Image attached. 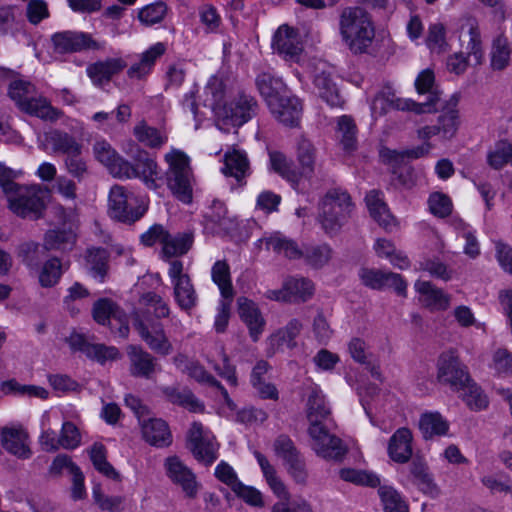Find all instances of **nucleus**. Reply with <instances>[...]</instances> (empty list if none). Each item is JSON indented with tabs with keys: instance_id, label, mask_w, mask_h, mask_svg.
I'll list each match as a JSON object with an SVG mask.
<instances>
[{
	"instance_id": "f257e3e1",
	"label": "nucleus",
	"mask_w": 512,
	"mask_h": 512,
	"mask_svg": "<svg viewBox=\"0 0 512 512\" xmlns=\"http://www.w3.org/2000/svg\"><path fill=\"white\" fill-rule=\"evenodd\" d=\"M141 302L147 306V309L133 311L131 315L133 327L153 352L161 356L169 355L173 351L172 343L163 325L151 317L153 313L156 319L167 318L170 315L168 304L154 292L143 294Z\"/></svg>"
},
{
	"instance_id": "f03ea898",
	"label": "nucleus",
	"mask_w": 512,
	"mask_h": 512,
	"mask_svg": "<svg viewBox=\"0 0 512 512\" xmlns=\"http://www.w3.org/2000/svg\"><path fill=\"white\" fill-rule=\"evenodd\" d=\"M339 33L343 43L353 54L368 51L375 37L370 14L362 7H345L339 15Z\"/></svg>"
},
{
	"instance_id": "7ed1b4c3",
	"label": "nucleus",
	"mask_w": 512,
	"mask_h": 512,
	"mask_svg": "<svg viewBox=\"0 0 512 512\" xmlns=\"http://www.w3.org/2000/svg\"><path fill=\"white\" fill-rule=\"evenodd\" d=\"M8 95L22 112L31 116L51 122H55L63 116V112L53 107L47 98L39 95L35 86L28 81L15 80L11 82Z\"/></svg>"
},
{
	"instance_id": "20e7f679",
	"label": "nucleus",
	"mask_w": 512,
	"mask_h": 512,
	"mask_svg": "<svg viewBox=\"0 0 512 512\" xmlns=\"http://www.w3.org/2000/svg\"><path fill=\"white\" fill-rule=\"evenodd\" d=\"M10 210L19 217L38 219L45 208L44 192L39 186H23L12 180L1 182Z\"/></svg>"
},
{
	"instance_id": "39448f33",
	"label": "nucleus",
	"mask_w": 512,
	"mask_h": 512,
	"mask_svg": "<svg viewBox=\"0 0 512 512\" xmlns=\"http://www.w3.org/2000/svg\"><path fill=\"white\" fill-rule=\"evenodd\" d=\"M354 204L347 191L334 188L327 191L320 204L319 220L328 234H337L351 217Z\"/></svg>"
},
{
	"instance_id": "423d86ee",
	"label": "nucleus",
	"mask_w": 512,
	"mask_h": 512,
	"mask_svg": "<svg viewBox=\"0 0 512 512\" xmlns=\"http://www.w3.org/2000/svg\"><path fill=\"white\" fill-rule=\"evenodd\" d=\"M165 160L168 163V169L165 173L168 188L181 202L191 203L193 175L188 156L180 150L173 149L165 155Z\"/></svg>"
},
{
	"instance_id": "0eeeda50",
	"label": "nucleus",
	"mask_w": 512,
	"mask_h": 512,
	"mask_svg": "<svg viewBox=\"0 0 512 512\" xmlns=\"http://www.w3.org/2000/svg\"><path fill=\"white\" fill-rule=\"evenodd\" d=\"M108 212L113 219L132 224L143 217L146 207L133 192L124 186L113 185L109 192Z\"/></svg>"
},
{
	"instance_id": "6e6552de",
	"label": "nucleus",
	"mask_w": 512,
	"mask_h": 512,
	"mask_svg": "<svg viewBox=\"0 0 512 512\" xmlns=\"http://www.w3.org/2000/svg\"><path fill=\"white\" fill-rule=\"evenodd\" d=\"M415 88L418 94H427V100L421 103L411 99L397 100L396 107L399 111H413L417 114L435 112L440 101V93L435 86L434 72L430 69L420 72L415 80Z\"/></svg>"
},
{
	"instance_id": "1a4fd4ad",
	"label": "nucleus",
	"mask_w": 512,
	"mask_h": 512,
	"mask_svg": "<svg viewBox=\"0 0 512 512\" xmlns=\"http://www.w3.org/2000/svg\"><path fill=\"white\" fill-rule=\"evenodd\" d=\"M437 380L441 384L449 385L456 392H459L464 384L467 385L470 375L455 351L442 352L438 357Z\"/></svg>"
},
{
	"instance_id": "9d476101",
	"label": "nucleus",
	"mask_w": 512,
	"mask_h": 512,
	"mask_svg": "<svg viewBox=\"0 0 512 512\" xmlns=\"http://www.w3.org/2000/svg\"><path fill=\"white\" fill-rule=\"evenodd\" d=\"M309 424L308 434L312 439L313 450L325 459L342 460L347 453V448L342 440L330 434L322 421L310 422Z\"/></svg>"
},
{
	"instance_id": "9b49d317",
	"label": "nucleus",
	"mask_w": 512,
	"mask_h": 512,
	"mask_svg": "<svg viewBox=\"0 0 512 512\" xmlns=\"http://www.w3.org/2000/svg\"><path fill=\"white\" fill-rule=\"evenodd\" d=\"M168 274L173 284V295L179 308L190 312L197 306L198 295L188 274L183 273V264L179 260L170 263Z\"/></svg>"
},
{
	"instance_id": "f8f14e48",
	"label": "nucleus",
	"mask_w": 512,
	"mask_h": 512,
	"mask_svg": "<svg viewBox=\"0 0 512 512\" xmlns=\"http://www.w3.org/2000/svg\"><path fill=\"white\" fill-rule=\"evenodd\" d=\"M53 51L57 54H69L84 50H99L101 45L89 33L81 31H61L51 36Z\"/></svg>"
},
{
	"instance_id": "ddd939ff",
	"label": "nucleus",
	"mask_w": 512,
	"mask_h": 512,
	"mask_svg": "<svg viewBox=\"0 0 512 512\" xmlns=\"http://www.w3.org/2000/svg\"><path fill=\"white\" fill-rule=\"evenodd\" d=\"M218 443L214 437L204 435L203 426L194 422L187 436V448L193 456L205 465H211L217 459Z\"/></svg>"
},
{
	"instance_id": "4468645a",
	"label": "nucleus",
	"mask_w": 512,
	"mask_h": 512,
	"mask_svg": "<svg viewBox=\"0 0 512 512\" xmlns=\"http://www.w3.org/2000/svg\"><path fill=\"white\" fill-rule=\"evenodd\" d=\"M223 110L225 118L239 127L257 115L259 104L254 96L240 90L229 104L223 106Z\"/></svg>"
},
{
	"instance_id": "2eb2a0df",
	"label": "nucleus",
	"mask_w": 512,
	"mask_h": 512,
	"mask_svg": "<svg viewBox=\"0 0 512 512\" xmlns=\"http://www.w3.org/2000/svg\"><path fill=\"white\" fill-rule=\"evenodd\" d=\"M358 275L362 284L370 289L393 288L399 296H406L407 283L400 274L374 268H361Z\"/></svg>"
},
{
	"instance_id": "dca6fc26",
	"label": "nucleus",
	"mask_w": 512,
	"mask_h": 512,
	"mask_svg": "<svg viewBox=\"0 0 512 512\" xmlns=\"http://www.w3.org/2000/svg\"><path fill=\"white\" fill-rule=\"evenodd\" d=\"M274 450L278 457L283 459L288 472L299 483L306 479L305 463L292 439L287 435H279L274 442Z\"/></svg>"
},
{
	"instance_id": "f3484780",
	"label": "nucleus",
	"mask_w": 512,
	"mask_h": 512,
	"mask_svg": "<svg viewBox=\"0 0 512 512\" xmlns=\"http://www.w3.org/2000/svg\"><path fill=\"white\" fill-rule=\"evenodd\" d=\"M129 373L132 377L152 379L161 370L158 360L140 345L127 347Z\"/></svg>"
},
{
	"instance_id": "a211bd4d",
	"label": "nucleus",
	"mask_w": 512,
	"mask_h": 512,
	"mask_svg": "<svg viewBox=\"0 0 512 512\" xmlns=\"http://www.w3.org/2000/svg\"><path fill=\"white\" fill-rule=\"evenodd\" d=\"M67 342L73 351H80L88 358L102 364L107 360H114L118 357L117 348L104 344L90 343L83 334L72 333L67 339Z\"/></svg>"
},
{
	"instance_id": "6ab92c4d",
	"label": "nucleus",
	"mask_w": 512,
	"mask_h": 512,
	"mask_svg": "<svg viewBox=\"0 0 512 512\" xmlns=\"http://www.w3.org/2000/svg\"><path fill=\"white\" fill-rule=\"evenodd\" d=\"M165 467L168 477L172 482L181 486L186 497L195 498L198 484L193 472L177 456L167 458Z\"/></svg>"
},
{
	"instance_id": "aec40b11",
	"label": "nucleus",
	"mask_w": 512,
	"mask_h": 512,
	"mask_svg": "<svg viewBox=\"0 0 512 512\" xmlns=\"http://www.w3.org/2000/svg\"><path fill=\"white\" fill-rule=\"evenodd\" d=\"M273 47L286 60L298 61L303 44L299 33L287 25L278 28L273 38Z\"/></svg>"
},
{
	"instance_id": "412c9836",
	"label": "nucleus",
	"mask_w": 512,
	"mask_h": 512,
	"mask_svg": "<svg viewBox=\"0 0 512 512\" xmlns=\"http://www.w3.org/2000/svg\"><path fill=\"white\" fill-rule=\"evenodd\" d=\"M255 85L269 109L275 110V108H278L277 100L288 93L287 86L282 79L268 72H262L257 75Z\"/></svg>"
},
{
	"instance_id": "4be33fe9",
	"label": "nucleus",
	"mask_w": 512,
	"mask_h": 512,
	"mask_svg": "<svg viewBox=\"0 0 512 512\" xmlns=\"http://www.w3.org/2000/svg\"><path fill=\"white\" fill-rule=\"evenodd\" d=\"M28 439V433L22 428L4 427L1 430L3 448L19 459H29L32 455Z\"/></svg>"
},
{
	"instance_id": "5701e85b",
	"label": "nucleus",
	"mask_w": 512,
	"mask_h": 512,
	"mask_svg": "<svg viewBox=\"0 0 512 512\" xmlns=\"http://www.w3.org/2000/svg\"><path fill=\"white\" fill-rule=\"evenodd\" d=\"M237 304L239 316L248 327L250 337L254 342L258 341L265 327V320L259 308L245 297L238 298Z\"/></svg>"
},
{
	"instance_id": "b1692460",
	"label": "nucleus",
	"mask_w": 512,
	"mask_h": 512,
	"mask_svg": "<svg viewBox=\"0 0 512 512\" xmlns=\"http://www.w3.org/2000/svg\"><path fill=\"white\" fill-rule=\"evenodd\" d=\"M143 438L152 446L166 447L172 442L167 423L158 418L140 420Z\"/></svg>"
},
{
	"instance_id": "393cba45",
	"label": "nucleus",
	"mask_w": 512,
	"mask_h": 512,
	"mask_svg": "<svg viewBox=\"0 0 512 512\" xmlns=\"http://www.w3.org/2000/svg\"><path fill=\"white\" fill-rule=\"evenodd\" d=\"M85 268L99 282H104L109 271L110 253L103 247H89L84 254Z\"/></svg>"
},
{
	"instance_id": "a878e982",
	"label": "nucleus",
	"mask_w": 512,
	"mask_h": 512,
	"mask_svg": "<svg viewBox=\"0 0 512 512\" xmlns=\"http://www.w3.org/2000/svg\"><path fill=\"white\" fill-rule=\"evenodd\" d=\"M278 108L269 109L273 116L286 126H297L302 115V104L295 96L286 93L277 100Z\"/></svg>"
},
{
	"instance_id": "bb28decb",
	"label": "nucleus",
	"mask_w": 512,
	"mask_h": 512,
	"mask_svg": "<svg viewBox=\"0 0 512 512\" xmlns=\"http://www.w3.org/2000/svg\"><path fill=\"white\" fill-rule=\"evenodd\" d=\"M125 62L120 58H110L105 61H98L87 67V74L96 86H103L108 83L113 75L125 68Z\"/></svg>"
},
{
	"instance_id": "cd10ccee",
	"label": "nucleus",
	"mask_w": 512,
	"mask_h": 512,
	"mask_svg": "<svg viewBox=\"0 0 512 512\" xmlns=\"http://www.w3.org/2000/svg\"><path fill=\"white\" fill-rule=\"evenodd\" d=\"M412 433L407 428L398 429L388 443L389 457L397 463H406L412 456Z\"/></svg>"
},
{
	"instance_id": "c85d7f7f",
	"label": "nucleus",
	"mask_w": 512,
	"mask_h": 512,
	"mask_svg": "<svg viewBox=\"0 0 512 512\" xmlns=\"http://www.w3.org/2000/svg\"><path fill=\"white\" fill-rule=\"evenodd\" d=\"M415 289L423 304L433 311L446 310L450 305V296L429 281H417Z\"/></svg>"
},
{
	"instance_id": "c756f323",
	"label": "nucleus",
	"mask_w": 512,
	"mask_h": 512,
	"mask_svg": "<svg viewBox=\"0 0 512 512\" xmlns=\"http://www.w3.org/2000/svg\"><path fill=\"white\" fill-rule=\"evenodd\" d=\"M161 392L165 399L174 405L184 407L191 412H202L204 410L203 403L187 387L166 386L161 388Z\"/></svg>"
},
{
	"instance_id": "7c9ffc66",
	"label": "nucleus",
	"mask_w": 512,
	"mask_h": 512,
	"mask_svg": "<svg viewBox=\"0 0 512 512\" xmlns=\"http://www.w3.org/2000/svg\"><path fill=\"white\" fill-rule=\"evenodd\" d=\"M302 328V323L298 319L293 318L284 327L275 331L268 339L273 353L282 346H286L290 350L294 349L297 346L296 338L301 333Z\"/></svg>"
},
{
	"instance_id": "2f4dec72",
	"label": "nucleus",
	"mask_w": 512,
	"mask_h": 512,
	"mask_svg": "<svg viewBox=\"0 0 512 512\" xmlns=\"http://www.w3.org/2000/svg\"><path fill=\"white\" fill-rule=\"evenodd\" d=\"M135 176L140 178L149 189L156 190L160 187L158 181L162 180L157 163L149 158L145 152L140 153L139 157L133 164Z\"/></svg>"
},
{
	"instance_id": "473e14b6",
	"label": "nucleus",
	"mask_w": 512,
	"mask_h": 512,
	"mask_svg": "<svg viewBox=\"0 0 512 512\" xmlns=\"http://www.w3.org/2000/svg\"><path fill=\"white\" fill-rule=\"evenodd\" d=\"M314 85L319 96L330 106H342L344 100L339 94L337 85L333 82L330 73L321 71L314 76Z\"/></svg>"
},
{
	"instance_id": "72a5a7b5",
	"label": "nucleus",
	"mask_w": 512,
	"mask_h": 512,
	"mask_svg": "<svg viewBox=\"0 0 512 512\" xmlns=\"http://www.w3.org/2000/svg\"><path fill=\"white\" fill-rule=\"evenodd\" d=\"M336 137L345 152L352 153L357 149V127L350 116L344 115L338 119Z\"/></svg>"
},
{
	"instance_id": "f704fd0d",
	"label": "nucleus",
	"mask_w": 512,
	"mask_h": 512,
	"mask_svg": "<svg viewBox=\"0 0 512 512\" xmlns=\"http://www.w3.org/2000/svg\"><path fill=\"white\" fill-rule=\"evenodd\" d=\"M317 150L305 136H300L296 142V155L301 168V174L310 178L314 173Z\"/></svg>"
},
{
	"instance_id": "c9c22d12",
	"label": "nucleus",
	"mask_w": 512,
	"mask_h": 512,
	"mask_svg": "<svg viewBox=\"0 0 512 512\" xmlns=\"http://www.w3.org/2000/svg\"><path fill=\"white\" fill-rule=\"evenodd\" d=\"M284 288L287 291L289 302L303 303L308 301L314 294V285L307 278L289 277L284 281Z\"/></svg>"
},
{
	"instance_id": "e433bc0d",
	"label": "nucleus",
	"mask_w": 512,
	"mask_h": 512,
	"mask_svg": "<svg viewBox=\"0 0 512 512\" xmlns=\"http://www.w3.org/2000/svg\"><path fill=\"white\" fill-rule=\"evenodd\" d=\"M76 242V235L71 230L53 229L46 232L44 236V250L70 251Z\"/></svg>"
},
{
	"instance_id": "4c0bfd02",
	"label": "nucleus",
	"mask_w": 512,
	"mask_h": 512,
	"mask_svg": "<svg viewBox=\"0 0 512 512\" xmlns=\"http://www.w3.org/2000/svg\"><path fill=\"white\" fill-rule=\"evenodd\" d=\"M419 429L423 438L428 440L435 436L446 435L449 423L438 412L424 413L419 420Z\"/></svg>"
},
{
	"instance_id": "58836bf2",
	"label": "nucleus",
	"mask_w": 512,
	"mask_h": 512,
	"mask_svg": "<svg viewBox=\"0 0 512 512\" xmlns=\"http://www.w3.org/2000/svg\"><path fill=\"white\" fill-rule=\"evenodd\" d=\"M366 205L370 215L384 228H388L392 222L393 217L389 213L387 205L381 198V192L378 190H371L365 197Z\"/></svg>"
},
{
	"instance_id": "ea45409f",
	"label": "nucleus",
	"mask_w": 512,
	"mask_h": 512,
	"mask_svg": "<svg viewBox=\"0 0 512 512\" xmlns=\"http://www.w3.org/2000/svg\"><path fill=\"white\" fill-rule=\"evenodd\" d=\"M222 171L225 175L234 177L238 182H241L249 172V162L246 155L236 149L227 152Z\"/></svg>"
},
{
	"instance_id": "a19ab883",
	"label": "nucleus",
	"mask_w": 512,
	"mask_h": 512,
	"mask_svg": "<svg viewBox=\"0 0 512 512\" xmlns=\"http://www.w3.org/2000/svg\"><path fill=\"white\" fill-rule=\"evenodd\" d=\"M212 281L218 286L224 299L233 300L234 289L231 281L230 266L225 260H218L211 269Z\"/></svg>"
},
{
	"instance_id": "79ce46f5",
	"label": "nucleus",
	"mask_w": 512,
	"mask_h": 512,
	"mask_svg": "<svg viewBox=\"0 0 512 512\" xmlns=\"http://www.w3.org/2000/svg\"><path fill=\"white\" fill-rule=\"evenodd\" d=\"M262 241L265 242L267 250L283 254L289 259H297L303 256V251L298 248L297 244L280 233H274Z\"/></svg>"
},
{
	"instance_id": "37998d69",
	"label": "nucleus",
	"mask_w": 512,
	"mask_h": 512,
	"mask_svg": "<svg viewBox=\"0 0 512 512\" xmlns=\"http://www.w3.org/2000/svg\"><path fill=\"white\" fill-rule=\"evenodd\" d=\"M262 241L265 242L267 250L283 254L289 259H297L303 256V251L298 248L297 244L280 233H274Z\"/></svg>"
},
{
	"instance_id": "c03bdc74",
	"label": "nucleus",
	"mask_w": 512,
	"mask_h": 512,
	"mask_svg": "<svg viewBox=\"0 0 512 512\" xmlns=\"http://www.w3.org/2000/svg\"><path fill=\"white\" fill-rule=\"evenodd\" d=\"M54 153L64 154L65 157L82 151V145L69 133L54 130L47 136Z\"/></svg>"
},
{
	"instance_id": "a18cd8bd",
	"label": "nucleus",
	"mask_w": 512,
	"mask_h": 512,
	"mask_svg": "<svg viewBox=\"0 0 512 512\" xmlns=\"http://www.w3.org/2000/svg\"><path fill=\"white\" fill-rule=\"evenodd\" d=\"M133 133L140 143L149 148H160L167 141L165 132L147 125L144 121L134 127Z\"/></svg>"
},
{
	"instance_id": "49530a36",
	"label": "nucleus",
	"mask_w": 512,
	"mask_h": 512,
	"mask_svg": "<svg viewBox=\"0 0 512 512\" xmlns=\"http://www.w3.org/2000/svg\"><path fill=\"white\" fill-rule=\"evenodd\" d=\"M259 466L261 467V470L263 472V475L272 489V491L280 498L288 499V492L286 490V487L284 483L281 481V479L277 476L276 470L274 467L269 463L267 458L260 452L256 451L254 453Z\"/></svg>"
},
{
	"instance_id": "de8ad7c7",
	"label": "nucleus",
	"mask_w": 512,
	"mask_h": 512,
	"mask_svg": "<svg viewBox=\"0 0 512 512\" xmlns=\"http://www.w3.org/2000/svg\"><path fill=\"white\" fill-rule=\"evenodd\" d=\"M330 415V408L326 405L325 396L318 389H312L307 400V419L310 422L325 420Z\"/></svg>"
},
{
	"instance_id": "09e8293b",
	"label": "nucleus",
	"mask_w": 512,
	"mask_h": 512,
	"mask_svg": "<svg viewBox=\"0 0 512 512\" xmlns=\"http://www.w3.org/2000/svg\"><path fill=\"white\" fill-rule=\"evenodd\" d=\"M168 239L162 245L163 254L166 257H175L186 254L193 243V235L191 233H178L172 236L168 232Z\"/></svg>"
},
{
	"instance_id": "8fccbe9b",
	"label": "nucleus",
	"mask_w": 512,
	"mask_h": 512,
	"mask_svg": "<svg viewBox=\"0 0 512 512\" xmlns=\"http://www.w3.org/2000/svg\"><path fill=\"white\" fill-rule=\"evenodd\" d=\"M459 97L453 95L450 99V105L455 107L458 103ZM459 125V114L455 108H450L438 117L439 130L443 139H451L456 134Z\"/></svg>"
},
{
	"instance_id": "3c124183",
	"label": "nucleus",
	"mask_w": 512,
	"mask_h": 512,
	"mask_svg": "<svg viewBox=\"0 0 512 512\" xmlns=\"http://www.w3.org/2000/svg\"><path fill=\"white\" fill-rule=\"evenodd\" d=\"M207 218L226 233L235 230L237 227L235 218L228 215L225 204L220 200H213Z\"/></svg>"
},
{
	"instance_id": "603ef678",
	"label": "nucleus",
	"mask_w": 512,
	"mask_h": 512,
	"mask_svg": "<svg viewBox=\"0 0 512 512\" xmlns=\"http://www.w3.org/2000/svg\"><path fill=\"white\" fill-rule=\"evenodd\" d=\"M511 48L508 40L499 35L494 41L491 50V67L493 70H504L510 62Z\"/></svg>"
},
{
	"instance_id": "864d4df0",
	"label": "nucleus",
	"mask_w": 512,
	"mask_h": 512,
	"mask_svg": "<svg viewBox=\"0 0 512 512\" xmlns=\"http://www.w3.org/2000/svg\"><path fill=\"white\" fill-rule=\"evenodd\" d=\"M460 397L473 410H481L488 404L486 395L483 394L481 388L470 378L467 385L461 388Z\"/></svg>"
},
{
	"instance_id": "5fc2aeb1",
	"label": "nucleus",
	"mask_w": 512,
	"mask_h": 512,
	"mask_svg": "<svg viewBox=\"0 0 512 512\" xmlns=\"http://www.w3.org/2000/svg\"><path fill=\"white\" fill-rule=\"evenodd\" d=\"M90 459L95 469L111 479H119V473L106 459V448L101 443H94L90 450Z\"/></svg>"
},
{
	"instance_id": "6e6d98bb",
	"label": "nucleus",
	"mask_w": 512,
	"mask_h": 512,
	"mask_svg": "<svg viewBox=\"0 0 512 512\" xmlns=\"http://www.w3.org/2000/svg\"><path fill=\"white\" fill-rule=\"evenodd\" d=\"M63 274L62 263L59 258L47 260L39 273V283L44 288L55 286Z\"/></svg>"
},
{
	"instance_id": "4d7b16f0",
	"label": "nucleus",
	"mask_w": 512,
	"mask_h": 512,
	"mask_svg": "<svg viewBox=\"0 0 512 512\" xmlns=\"http://www.w3.org/2000/svg\"><path fill=\"white\" fill-rule=\"evenodd\" d=\"M1 388L5 394L27 395L29 397H37L40 399H46L48 397V391L43 387L23 385L15 379L4 381Z\"/></svg>"
},
{
	"instance_id": "13d9d810",
	"label": "nucleus",
	"mask_w": 512,
	"mask_h": 512,
	"mask_svg": "<svg viewBox=\"0 0 512 512\" xmlns=\"http://www.w3.org/2000/svg\"><path fill=\"white\" fill-rule=\"evenodd\" d=\"M339 475L342 480L356 485L369 487H376L380 485L379 477L376 474L365 470L343 468L340 470Z\"/></svg>"
},
{
	"instance_id": "bf43d9fd",
	"label": "nucleus",
	"mask_w": 512,
	"mask_h": 512,
	"mask_svg": "<svg viewBox=\"0 0 512 512\" xmlns=\"http://www.w3.org/2000/svg\"><path fill=\"white\" fill-rule=\"evenodd\" d=\"M378 493L385 512H409L407 504L394 488L390 486H380Z\"/></svg>"
},
{
	"instance_id": "052dcab7",
	"label": "nucleus",
	"mask_w": 512,
	"mask_h": 512,
	"mask_svg": "<svg viewBox=\"0 0 512 512\" xmlns=\"http://www.w3.org/2000/svg\"><path fill=\"white\" fill-rule=\"evenodd\" d=\"M306 263L314 268L326 265L332 257V249L327 244L308 246L303 251Z\"/></svg>"
},
{
	"instance_id": "680f3d73",
	"label": "nucleus",
	"mask_w": 512,
	"mask_h": 512,
	"mask_svg": "<svg viewBox=\"0 0 512 512\" xmlns=\"http://www.w3.org/2000/svg\"><path fill=\"white\" fill-rule=\"evenodd\" d=\"M43 252L36 242H25L19 245L17 255L30 269L38 268Z\"/></svg>"
},
{
	"instance_id": "e2e57ef3",
	"label": "nucleus",
	"mask_w": 512,
	"mask_h": 512,
	"mask_svg": "<svg viewBox=\"0 0 512 512\" xmlns=\"http://www.w3.org/2000/svg\"><path fill=\"white\" fill-rule=\"evenodd\" d=\"M118 313L117 305L110 299L102 298L97 300L92 309L94 320L101 325L109 323L111 317H116Z\"/></svg>"
},
{
	"instance_id": "0e129e2a",
	"label": "nucleus",
	"mask_w": 512,
	"mask_h": 512,
	"mask_svg": "<svg viewBox=\"0 0 512 512\" xmlns=\"http://www.w3.org/2000/svg\"><path fill=\"white\" fill-rule=\"evenodd\" d=\"M64 165L67 172L79 182L89 175L88 164L82 157V151L66 156Z\"/></svg>"
},
{
	"instance_id": "69168bd1",
	"label": "nucleus",
	"mask_w": 512,
	"mask_h": 512,
	"mask_svg": "<svg viewBox=\"0 0 512 512\" xmlns=\"http://www.w3.org/2000/svg\"><path fill=\"white\" fill-rule=\"evenodd\" d=\"M93 499L102 511L120 512L123 509L124 498L121 496L105 495L100 485H95L92 491Z\"/></svg>"
},
{
	"instance_id": "338daca9",
	"label": "nucleus",
	"mask_w": 512,
	"mask_h": 512,
	"mask_svg": "<svg viewBox=\"0 0 512 512\" xmlns=\"http://www.w3.org/2000/svg\"><path fill=\"white\" fill-rule=\"evenodd\" d=\"M512 152V145L507 141H499L496 143L493 150L487 154V162L493 169L499 170L505 164L509 163L510 153Z\"/></svg>"
},
{
	"instance_id": "774afa93",
	"label": "nucleus",
	"mask_w": 512,
	"mask_h": 512,
	"mask_svg": "<svg viewBox=\"0 0 512 512\" xmlns=\"http://www.w3.org/2000/svg\"><path fill=\"white\" fill-rule=\"evenodd\" d=\"M270 162L275 172L294 184L298 183L299 175L292 168V164L287 160L285 155L280 152H273L270 154Z\"/></svg>"
}]
</instances>
